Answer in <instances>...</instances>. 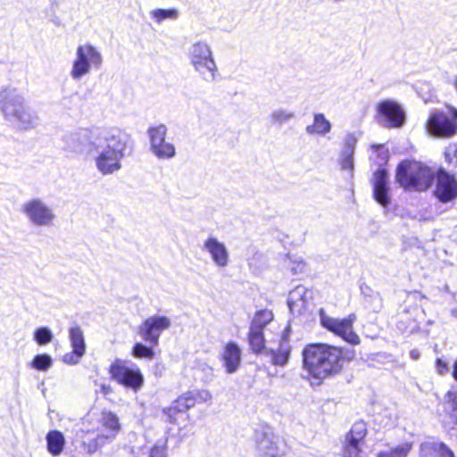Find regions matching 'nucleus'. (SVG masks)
<instances>
[{
	"mask_svg": "<svg viewBox=\"0 0 457 457\" xmlns=\"http://www.w3.org/2000/svg\"><path fill=\"white\" fill-rule=\"evenodd\" d=\"M303 369L312 385H320L328 378L337 375L345 364L354 357V351L328 344H309L303 352Z\"/></svg>",
	"mask_w": 457,
	"mask_h": 457,
	"instance_id": "nucleus-1",
	"label": "nucleus"
},
{
	"mask_svg": "<svg viewBox=\"0 0 457 457\" xmlns=\"http://www.w3.org/2000/svg\"><path fill=\"white\" fill-rule=\"evenodd\" d=\"M129 136L122 130H103L92 151V158L97 171L112 175L121 169V161L129 147Z\"/></svg>",
	"mask_w": 457,
	"mask_h": 457,
	"instance_id": "nucleus-2",
	"label": "nucleus"
},
{
	"mask_svg": "<svg viewBox=\"0 0 457 457\" xmlns=\"http://www.w3.org/2000/svg\"><path fill=\"white\" fill-rule=\"evenodd\" d=\"M0 110L7 120L21 129H29L37 125V112L29 105L24 94L17 89L0 93Z\"/></svg>",
	"mask_w": 457,
	"mask_h": 457,
	"instance_id": "nucleus-3",
	"label": "nucleus"
},
{
	"mask_svg": "<svg viewBox=\"0 0 457 457\" xmlns=\"http://www.w3.org/2000/svg\"><path fill=\"white\" fill-rule=\"evenodd\" d=\"M395 179L406 191L425 192L432 186L435 173L420 162L406 160L398 164Z\"/></svg>",
	"mask_w": 457,
	"mask_h": 457,
	"instance_id": "nucleus-4",
	"label": "nucleus"
},
{
	"mask_svg": "<svg viewBox=\"0 0 457 457\" xmlns=\"http://www.w3.org/2000/svg\"><path fill=\"white\" fill-rule=\"evenodd\" d=\"M188 59L194 71L206 82H213L218 76V67L211 45L204 40L193 43L188 48Z\"/></svg>",
	"mask_w": 457,
	"mask_h": 457,
	"instance_id": "nucleus-5",
	"label": "nucleus"
},
{
	"mask_svg": "<svg viewBox=\"0 0 457 457\" xmlns=\"http://www.w3.org/2000/svg\"><path fill=\"white\" fill-rule=\"evenodd\" d=\"M103 63L101 52L89 43L79 45L75 51L70 76L73 80H80L88 75L91 70L99 69Z\"/></svg>",
	"mask_w": 457,
	"mask_h": 457,
	"instance_id": "nucleus-6",
	"label": "nucleus"
},
{
	"mask_svg": "<svg viewBox=\"0 0 457 457\" xmlns=\"http://www.w3.org/2000/svg\"><path fill=\"white\" fill-rule=\"evenodd\" d=\"M428 133L436 137L447 138L457 134V109L447 107L432 112L426 122Z\"/></svg>",
	"mask_w": 457,
	"mask_h": 457,
	"instance_id": "nucleus-7",
	"label": "nucleus"
},
{
	"mask_svg": "<svg viewBox=\"0 0 457 457\" xmlns=\"http://www.w3.org/2000/svg\"><path fill=\"white\" fill-rule=\"evenodd\" d=\"M102 131L100 129H79L70 132L62 137L63 149L68 153L89 158Z\"/></svg>",
	"mask_w": 457,
	"mask_h": 457,
	"instance_id": "nucleus-8",
	"label": "nucleus"
},
{
	"mask_svg": "<svg viewBox=\"0 0 457 457\" xmlns=\"http://www.w3.org/2000/svg\"><path fill=\"white\" fill-rule=\"evenodd\" d=\"M21 213L35 228H50L56 220V214L51 205L39 197L26 201L21 207Z\"/></svg>",
	"mask_w": 457,
	"mask_h": 457,
	"instance_id": "nucleus-9",
	"label": "nucleus"
},
{
	"mask_svg": "<svg viewBox=\"0 0 457 457\" xmlns=\"http://www.w3.org/2000/svg\"><path fill=\"white\" fill-rule=\"evenodd\" d=\"M320 324L323 328L340 337L347 343L357 345L360 344L359 336L353 331V322L356 320V315L352 313L346 318H333L325 313L323 310L320 311Z\"/></svg>",
	"mask_w": 457,
	"mask_h": 457,
	"instance_id": "nucleus-10",
	"label": "nucleus"
},
{
	"mask_svg": "<svg viewBox=\"0 0 457 457\" xmlns=\"http://www.w3.org/2000/svg\"><path fill=\"white\" fill-rule=\"evenodd\" d=\"M168 129L164 124L150 127L147 129L149 149L159 160H170L176 155L175 145L167 140Z\"/></svg>",
	"mask_w": 457,
	"mask_h": 457,
	"instance_id": "nucleus-11",
	"label": "nucleus"
},
{
	"mask_svg": "<svg viewBox=\"0 0 457 457\" xmlns=\"http://www.w3.org/2000/svg\"><path fill=\"white\" fill-rule=\"evenodd\" d=\"M111 378L118 384L122 385L134 391L141 388L144 383V377L140 370L136 367H129L124 361L115 360L109 368Z\"/></svg>",
	"mask_w": 457,
	"mask_h": 457,
	"instance_id": "nucleus-12",
	"label": "nucleus"
},
{
	"mask_svg": "<svg viewBox=\"0 0 457 457\" xmlns=\"http://www.w3.org/2000/svg\"><path fill=\"white\" fill-rule=\"evenodd\" d=\"M171 327V320L164 315H152L138 327L139 336L148 344L156 346L161 334Z\"/></svg>",
	"mask_w": 457,
	"mask_h": 457,
	"instance_id": "nucleus-13",
	"label": "nucleus"
},
{
	"mask_svg": "<svg viewBox=\"0 0 457 457\" xmlns=\"http://www.w3.org/2000/svg\"><path fill=\"white\" fill-rule=\"evenodd\" d=\"M201 249L208 254L213 265L219 270L226 269L230 262L229 251L226 245L213 236L204 240Z\"/></svg>",
	"mask_w": 457,
	"mask_h": 457,
	"instance_id": "nucleus-14",
	"label": "nucleus"
},
{
	"mask_svg": "<svg viewBox=\"0 0 457 457\" xmlns=\"http://www.w3.org/2000/svg\"><path fill=\"white\" fill-rule=\"evenodd\" d=\"M281 446V440L273 433L264 432L256 437L258 457H285Z\"/></svg>",
	"mask_w": 457,
	"mask_h": 457,
	"instance_id": "nucleus-15",
	"label": "nucleus"
},
{
	"mask_svg": "<svg viewBox=\"0 0 457 457\" xmlns=\"http://www.w3.org/2000/svg\"><path fill=\"white\" fill-rule=\"evenodd\" d=\"M435 195L442 203L451 202L457 197V181L444 170L437 173Z\"/></svg>",
	"mask_w": 457,
	"mask_h": 457,
	"instance_id": "nucleus-16",
	"label": "nucleus"
},
{
	"mask_svg": "<svg viewBox=\"0 0 457 457\" xmlns=\"http://www.w3.org/2000/svg\"><path fill=\"white\" fill-rule=\"evenodd\" d=\"M69 338L72 352L63 356L64 362L77 364L86 353V344L81 328L78 325L71 326L69 329Z\"/></svg>",
	"mask_w": 457,
	"mask_h": 457,
	"instance_id": "nucleus-17",
	"label": "nucleus"
},
{
	"mask_svg": "<svg viewBox=\"0 0 457 457\" xmlns=\"http://www.w3.org/2000/svg\"><path fill=\"white\" fill-rule=\"evenodd\" d=\"M377 109L387 127L399 128L403 124L404 112L396 102L384 100L378 104Z\"/></svg>",
	"mask_w": 457,
	"mask_h": 457,
	"instance_id": "nucleus-18",
	"label": "nucleus"
},
{
	"mask_svg": "<svg viewBox=\"0 0 457 457\" xmlns=\"http://www.w3.org/2000/svg\"><path fill=\"white\" fill-rule=\"evenodd\" d=\"M309 290L303 285L295 287L289 292L287 298L288 308L294 315L303 314L310 305Z\"/></svg>",
	"mask_w": 457,
	"mask_h": 457,
	"instance_id": "nucleus-19",
	"label": "nucleus"
},
{
	"mask_svg": "<svg viewBox=\"0 0 457 457\" xmlns=\"http://www.w3.org/2000/svg\"><path fill=\"white\" fill-rule=\"evenodd\" d=\"M289 337L290 328L287 326L280 337L278 347L267 351L266 353L270 357L273 365L284 367L287 364L292 351Z\"/></svg>",
	"mask_w": 457,
	"mask_h": 457,
	"instance_id": "nucleus-20",
	"label": "nucleus"
},
{
	"mask_svg": "<svg viewBox=\"0 0 457 457\" xmlns=\"http://www.w3.org/2000/svg\"><path fill=\"white\" fill-rule=\"evenodd\" d=\"M373 195L375 200L383 207H387L390 204V187L385 170H378L373 175Z\"/></svg>",
	"mask_w": 457,
	"mask_h": 457,
	"instance_id": "nucleus-21",
	"label": "nucleus"
},
{
	"mask_svg": "<svg viewBox=\"0 0 457 457\" xmlns=\"http://www.w3.org/2000/svg\"><path fill=\"white\" fill-rule=\"evenodd\" d=\"M220 360L227 373H235L239 369L241 364V348L235 342L227 343L222 350Z\"/></svg>",
	"mask_w": 457,
	"mask_h": 457,
	"instance_id": "nucleus-22",
	"label": "nucleus"
},
{
	"mask_svg": "<svg viewBox=\"0 0 457 457\" xmlns=\"http://www.w3.org/2000/svg\"><path fill=\"white\" fill-rule=\"evenodd\" d=\"M356 142L357 139L353 135H347L344 140V145L339 155L341 169L348 171L351 177L353 176L354 168L353 154Z\"/></svg>",
	"mask_w": 457,
	"mask_h": 457,
	"instance_id": "nucleus-23",
	"label": "nucleus"
},
{
	"mask_svg": "<svg viewBox=\"0 0 457 457\" xmlns=\"http://www.w3.org/2000/svg\"><path fill=\"white\" fill-rule=\"evenodd\" d=\"M419 457H455V455L443 442L426 441L420 445Z\"/></svg>",
	"mask_w": 457,
	"mask_h": 457,
	"instance_id": "nucleus-24",
	"label": "nucleus"
},
{
	"mask_svg": "<svg viewBox=\"0 0 457 457\" xmlns=\"http://www.w3.org/2000/svg\"><path fill=\"white\" fill-rule=\"evenodd\" d=\"M99 423L102 428L100 433L104 436V438L109 443L112 442L120 429L117 415L111 411H103L99 419Z\"/></svg>",
	"mask_w": 457,
	"mask_h": 457,
	"instance_id": "nucleus-25",
	"label": "nucleus"
},
{
	"mask_svg": "<svg viewBox=\"0 0 457 457\" xmlns=\"http://www.w3.org/2000/svg\"><path fill=\"white\" fill-rule=\"evenodd\" d=\"M81 436V445L84 451L87 453H95L99 448L103 447L109 442L104 438L101 433H98L96 436L91 437L88 431H82Z\"/></svg>",
	"mask_w": 457,
	"mask_h": 457,
	"instance_id": "nucleus-26",
	"label": "nucleus"
},
{
	"mask_svg": "<svg viewBox=\"0 0 457 457\" xmlns=\"http://www.w3.org/2000/svg\"><path fill=\"white\" fill-rule=\"evenodd\" d=\"M331 130V123L324 114L316 113L313 117V123L306 127V132L310 135L325 136Z\"/></svg>",
	"mask_w": 457,
	"mask_h": 457,
	"instance_id": "nucleus-27",
	"label": "nucleus"
},
{
	"mask_svg": "<svg viewBox=\"0 0 457 457\" xmlns=\"http://www.w3.org/2000/svg\"><path fill=\"white\" fill-rule=\"evenodd\" d=\"M47 450L53 455H59L63 450L65 439L57 430L49 431L46 435Z\"/></svg>",
	"mask_w": 457,
	"mask_h": 457,
	"instance_id": "nucleus-28",
	"label": "nucleus"
},
{
	"mask_svg": "<svg viewBox=\"0 0 457 457\" xmlns=\"http://www.w3.org/2000/svg\"><path fill=\"white\" fill-rule=\"evenodd\" d=\"M273 319L274 314L270 310H259L253 314L250 323V328L260 329L263 332V329L273 320Z\"/></svg>",
	"mask_w": 457,
	"mask_h": 457,
	"instance_id": "nucleus-29",
	"label": "nucleus"
},
{
	"mask_svg": "<svg viewBox=\"0 0 457 457\" xmlns=\"http://www.w3.org/2000/svg\"><path fill=\"white\" fill-rule=\"evenodd\" d=\"M247 341L250 349L254 353H261L265 350V338L263 332L249 327Z\"/></svg>",
	"mask_w": 457,
	"mask_h": 457,
	"instance_id": "nucleus-30",
	"label": "nucleus"
},
{
	"mask_svg": "<svg viewBox=\"0 0 457 457\" xmlns=\"http://www.w3.org/2000/svg\"><path fill=\"white\" fill-rule=\"evenodd\" d=\"M367 434V426L363 421L355 422L350 432L346 435L345 441L354 444L365 445L364 438Z\"/></svg>",
	"mask_w": 457,
	"mask_h": 457,
	"instance_id": "nucleus-31",
	"label": "nucleus"
},
{
	"mask_svg": "<svg viewBox=\"0 0 457 457\" xmlns=\"http://www.w3.org/2000/svg\"><path fill=\"white\" fill-rule=\"evenodd\" d=\"M194 401L193 395L190 392H187L178 397V399L171 403L169 411H179L180 413L185 412L195 406Z\"/></svg>",
	"mask_w": 457,
	"mask_h": 457,
	"instance_id": "nucleus-32",
	"label": "nucleus"
},
{
	"mask_svg": "<svg viewBox=\"0 0 457 457\" xmlns=\"http://www.w3.org/2000/svg\"><path fill=\"white\" fill-rule=\"evenodd\" d=\"M150 17L158 24L165 20H176L179 17L177 9H154L150 12Z\"/></svg>",
	"mask_w": 457,
	"mask_h": 457,
	"instance_id": "nucleus-33",
	"label": "nucleus"
},
{
	"mask_svg": "<svg viewBox=\"0 0 457 457\" xmlns=\"http://www.w3.org/2000/svg\"><path fill=\"white\" fill-rule=\"evenodd\" d=\"M295 118V112L287 108H278L270 113L271 121L282 125Z\"/></svg>",
	"mask_w": 457,
	"mask_h": 457,
	"instance_id": "nucleus-34",
	"label": "nucleus"
},
{
	"mask_svg": "<svg viewBox=\"0 0 457 457\" xmlns=\"http://www.w3.org/2000/svg\"><path fill=\"white\" fill-rule=\"evenodd\" d=\"M52 365L53 360L48 354H37L30 363L33 369L40 371L48 370Z\"/></svg>",
	"mask_w": 457,
	"mask_h": 457,
	"instance_id": "nucleus-35",
	"label": "nucleus"
},
{
	"mask_svg": "<svg viewBox=\"0 0 457 457\" xmlns=\"http://www.w3.org/2000/svg\"><path fill=\"white\" fill-rule=\"evenodd\" d=\"M54 335L52 331L46 327H41L35 330L34 340L39 345H45L52 342Z\"/></svg>",
	"mask_w": 457,
	"mask_h": 457,
	"instance_id": "nucleus-36",
	"label": "nucleus"
},
{
	"mask_svg": "<svg viewBox=\"0 0 457 457\" xmlns=\"http://www.w3.org/2000/svg\"><path fill=\"white\" fill-rule=\"evenodd\" d=\"M364 445L345 441L344 446V457H364Z\"/></svg>",
	"mask_w": 457,
	"mask_h": 457,
	"instance_id": "nucleus-37",
	"label": "nucleus"
},
{
	"mask_svg": "<svg viewBox=\"0 0 457 457\" xmlns=\"http://www.w3.org/2000/svg\"><path fill=\"white\" fill-rule=\"evenodd\" d=\"M410 450H411V445L406 443V444L398 445L394 449L381 452L378 455V457H407Z\"/></svg>",
	"mask_w": 457,
	"mask_h": 457,
	"instance_id": "nucleus-38",
	"label": "nucleus"
},
{
	"mask_svg": "<svg viewBox=\"0 0 457 457\" xmlns=\"http://www.w3.org/2000/svg\"><path fill=\"white\" fill-rule=\"evenodd\" d=\"M132 354L136 358H147V359H153L154 358V351L152 348L141 344L137 343L133 349H132Z\"/></svg>",
	"mask_w": 457,
	"mask_h": 457,
	"instance_id": "nucleus-39",
	"label": "nucleus"
},
{
	"mask_svg": "<svg viewBox=\"0 0 457 457\" xmlns=\"http://www.w3.org/2000/svg\"><path fill=\"white\" fill-rule=\"evenodd\" d=\"M445 400L452 411V416L455 419L457 424V390L452 388L445 395Z\"/></svg>",
	"mask_w": 457,
	"mask_h": 457,
	"instance_id": "nucleus-40",
	"label": "nucleus"
},
{
	"mask_svg": "<svg viewBox=\"0 0 457 457\" xmlns=\"http://www.w3.org/2000/svg\"><path fill=\"white\" fill-rule=\"evenodd\" d=\"M287 266L290 269L293 274H301L304 271L305 263L302 259H292L288 257L287 259Z\"/></svg>",
	"mask_w": 457,
	"mask_h": 457,
	"instance_id": "nucleus-41",
	"label": "nucleus"
},
{
	"mask_svg": "<svg viewBox=\"0 0 457 457\" xmlns=\"http://www.w3.org/2000/svg\"><path fill=\"white\" fill-rule=\"evenodd\" d=\"M190 393L193 395L195 404L197 403H210L212 399V393L206 389L190 391Z\"/></svg>",
	"mask_w": 457,
	"mask_h": 457,
	"instance_id": "nucleus-42",
	"label": "nucleus"
},
{
	"mask_svg": "<svg viewBox=\"0 0 457 457\" xmlns=\"http://www.w3.org/2000/svg\"><path fill=\"white\" fill-rule=\"evenodd\" d=\"M445 160L452 163L456 159L457 160V144H450L445 152Z\"/></svg>",
	"mask_w": 457,
	"mask_h": 457,
	"instance_id": "nucleus-43",
	"label": "nucleus"
},
{
	"mask_svg": "<svg viewBox=\"0 0 457 457\" xmlns=\"http://www.w3.org/2000/svg\"><path fill=\"white\" fill-rule=\"evenodd\" d=\"M148 457H166V449L163 444H156L151 448Z\"/></svg>",
	"mask_w": 457,
	"mask_h": 457,
	"instance_id": "nucleus-44",
	"label": "nucleus"
},
{
	"mask_svg": "<svg viewBox=\"0 0 457 457\" xmlns=\"http://www.w3.org/2000/svg\"><path fill=\"white\" fill-rule=\"evenodd\" d=\"M436 371L438 375L444 376L449 371L448 364L441 358L436 360Z\"/></svg>",
	"mask_w": 457,
	"mask_h": 457,
	"instance_id": "nucleus-45",
	"label": "nucleus"
},
{
	"mask_svg": "<svg viewBox=\"0 0 457 457\" xmlns=\"http://www.w3.org/2000/svg\"><path fill=\"white\" fill-rule=\"evenodd\" d=\"M170 411V407L166 408L163 410V412L165 413V415L167 416V419L169 420V422L170 423H176L177 422V414H179V411Z\"/></svg>",
	"mask_w": 457,
	"mask_h": 457,
	"instance_id": "nucleus-46",
	"label": "nucleus"
},
{
	"mask_svg": "<svg viewBox=\"0 0 457 457\" xmlns=\"http://www.w3.org/2000/svg\"><path fill=\"white\" fill-rule=\"evenodd\" d=\"M410 357H411L412 360H414V361L418 360V359L420 357V351H419V350H417V349H413V350H411V351L410 352Z\"/></svg>",
	"mask_w": 457,
	"mask_h": 457,
	"instance_id": "nucleus-47",
	"label": "nucleus"
},
{
	"mask_svg": "<svg viewBox=\"0 0 457 457\" xmlns=\"http://www.w3.org/2000/svg\"><path fill=\"white\" fill-rule=\"evenodd\" d=\"M452 376L454 378V380L457 381V359L454 361L453 364Z\"/></svg>",
	"mask_w": 457,
	"mask_h": 457,
	"instance_id": "nucleus-48",
	"label": "nucleus"
},
{
	"mask_svg": "<svg viewBox=\"0 0 457 457\" xmlns=\"http://www.w3.org/2000/svg\"><path fill=\"white\" fill-rule=\"evenodd\" d=\"M102 389L104 393H107V391L109 390V386H106L104 385L102 386Z\"/></svg>",
	"mask_w": 457,
	"mask_h": 457,
	"instance_id": "nucleus-49",
	"label": "nucleus"
},
{
	"mask_svg": "<svg viewBox=\"0 0 457 457\" xmlns=\"http://www.w3.org/2000/svg\"><path fill=\"white\" fill-rule=\"evenodd\" d=\"M452 314L457 318V309L453 310Z\"/></svg>",
	"mask_w": 457,
	"mask_h": 457,
	"instance_id": "nucleus-50",
	"label": "nucleus"
},
{
	"mask_svg": "<svg viewBox=\"0 0 457 457\" xmlns=\"http://www.w3.org/2000/svg\"><path fill=\"white\" fill-rule=\"evenodd\" d=\"M454 87H455V88L457 90V77L454 79Z\"/></svg>",
	"mask_w": 457,
	"mask_h": 457,
	"instance_id": "nucleus-51",
	"label": "nucleus"
},
{
	"mask_svg": "<svg viewBox=\"0 0 457 457\" xmlns=\"http://www.w3.org/2000/svg\"><path fill=\"white\" fill-rule=\"evenodd\" d=\"M375 299H381V297L378 295H375Z\"/></svg>",
	"mask_w": 457,
	"mask_h": 457,
	"instance_id": "nucleus-52",
	"label": "nucleus"
}]
</instances>
